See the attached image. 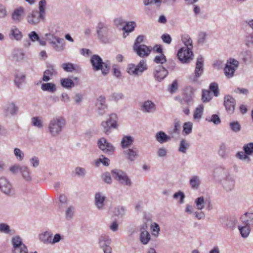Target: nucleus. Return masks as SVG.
<instances>
[{"instance_id": "nucleus-14", "label": "nucleus", "mask_w": 253, "mask_h": 253, "mask_svg": "<svg viewBox=\"0 0 253 253\" xmlns=\"http://www.w3.org/2000/svg\"><path fill=\"white\" fill-rule=\"evenodd\" d=\"M95 106L97 113L101 116L103 115L107 110L108 106L106 103V98L100 95L96 99Z\"/></svg>"}, {"instance_id": "nucleus-46", "label": "nucleus", "mask_w": 253, "mask_h": 253, "mask_svg": "<svg viewBox=\"0 0 253 253\" xmlns=\"http://www.w3.org/2000/svg\"><path fill=\"white\" fill-rule=\"evenodd\" d=\"M237 220L235 219L225 218V220L221 222L222 225L228 228L233 229L236 223Z\"/></svg>"}, {"instance_id": "nucleus-22", "label": "nucleus", "mask_w": 253, "mask_h": 253, "mask_svg": "<svg viewBox=\"0 0 253 253\" xmlns=\"http://www.w3.org/2000/svg\"><path fill=\"white\" fill-rule=\"evenodd\" d=\"M221 184L223 189L227 192L232 191L235 187V181L229 175L226 176V178L221 180Z\"/></svg>"}, {"instance_id": "nucleus-52", "label": "nucleus", "mask_w": 253, "mask_h": 253, "mask_svg": "<svg viewBox=\"0 0 253 253\" xmlns=\"http://www.w3.org/2000/svg\"><path fill=\"white\" fill-rule=\"evenodd\" d=\"M136 66L139 74H142L147 69L146 61L144 60H141Z\"/></svg>"}, {"instance_id": "nucleus-33", "label": "nucleus", "mask_w": 253, "mask_h": 253, "mask_svg": "<svg viewBox=\"0 0 253 253\" xmlns=\"http://www.w3.org/2000/svg\"><path fill=\"white\" fill-rule=\"evenodd\" d=\"M200 177L198 175H193L191 177L189 180V184L191 188L194 190H197L199 189L201 185Z\"/></svg>"}, {"instance_id": "nucleus-21", "label": "nucleus", "mask_w": 253, "mask_h": 253, "mask_svg": "<svg viewBox=\"0 0 253 253\" xmlns=\"http://www.w3.org/2000/svg\"><path fill=\"white\" fill-rule=\"evenodd\" d=\"M156 110V105L150 100L144 101L141 106V110L145 113H154Z\"/></svg>"}, {"instance_id": "nucleus-49", "label": "nucleus", "mask_w": 253, "mask_h": 253, "mask_svg": "<svg viewBox=\"0 0 253 253\" xmlns=\"http://www.w3.org/2000/svg\"><path fill=\"white\" fill-rule=\"evenodd\" d=\"M12 231L10 226L7 224L5 223H0V233L12 235L13 234Z\"/></svg>"}, {"instance_id": "nucleus-19", "label": "nucleus", "mask_w": 253, "mask_h": 253, "mask_svg": "<svg viewBox=\"0 0 253 253\" xmlns=\"http://www.w3.org/2000/svg\"><path fill=\"white\" fill-rule=\"evenodd\" d=\"M236 104L235 100L230 95H225L224 98V105L228 114H233Z\"/></svg>"}, {"instance_id": "nucleus-50", "label": "nucleus", "mask_w": 253, "mask_h": 253, "mask_svg": "<svg viewBox=\"0 0 253 253\" xmlns=\"http://www.w3.org/2000/svg\"><path fill=\"white\" fill-rule=\"evenodd\" d=\"M196 208L199 210L203 209L205 207V202L203 197H200L197 198L195 201Z\"/></svg>"}, {"instance_id": "nucleus-40", "label": "nucleus", "mask_w": 253, "mask_h": 253, "mask_svg": "<svg viewBox=\"0 0 253 253\" xmlns=\"http://www.w3.org/2000/svg\"><path fill=\"white\" fill-rule=\"evenodd\" d=\"M189 147V142L185 139H182L180 141L178 151L179 152L185 154Z\"/></svg>"}, {"instance_id": "nucleus-34", "label": "nucleus", "mask_w": 253, "mask_h": 253, "mask_svg": "<svg viewBox=\"0 0 253 253\" xmlns=\"http://www.w3.org/2000/svg\"><path fill=\"white\" fill-rule=\"evenodd\" d=\"M242 222L245 223L250 227H253V213H246L241 217Z\"/></svg>"}, {"instance_id": "nucleus-17", "label": "nucleus", "mask_w": 253, "mask_h": 253, "mask_svg": "<svg viewBox=\"0 0 253 253\" xmlns=\"http://www.w3.org/2000/svg\"><path fill=\"white\" fill-rule=\"evenodd\" d=\"M133 49L137 54L141 57L148 56L152 50L150 46L144 44H134Z\"/></svg>"}, {"instance_id": "nucleus-36", "label": "nucleus", "mask_w": 253, "mask_h": 253, "mask_svg": "<svg viewBox=\"0 0 253 253\" xmlns=\"http://www.w3.org/2000/svg\"><path fill=\"white\" fill-rule=\"evenodd\" d=\"M181 40L185 45L184 47H187L190 49H193V41L189 35L187 34L183 35L181 37Z\"/></svg>"}, {"instance_id": "nucleus-15", "label": "nucleus", "mask_w": 253, "mask_h": 253, "mask_svg": "<svg viewBox=\"0 0 253 253\" xmlns=\"http://www.w3.org/2000/svg\"><path fill=\"white\" fill-rule=\"evenodd\" d=\"M18 111V107L14 102H9L3 107V112L6 117L14 116Z\"/></svg>"}, {"instance_id": "nucleus-41", "label": "nucleus", "mask_w": 253, "mask_h": 253, "mask_svg": "<svg viewBox=\"0 0 253 253\" xmlns=\"http://www.w3.org/2000/svg\"><path fill=\"white\" fill-rule=\"evenodd\" d=\"M32 125L38 128H42L43 126L42 119L40 117H34L31 119Z\"/></svg>"}, {"instance_id": "nucleus-53", "label": "nucleus", "mask_w": 253, "mask_h": 253, "mask_svg": "<svg viewBox=\"0 0 253 253\" xmlns=\"http://www.w3.org/2000/svg\"><path fill=\"white\" fill-rule=\"evenodd\" d=\"M212 99V95L210 90H203L202 94V99L203 102H208Z\"/></svg>"}, {"instance_id": "nucleus-4", "label": "nucleus", "mask_w": 253, "mask_h": 253, "mask_svg": "<svg viewBox=\"0 0 253 253\" xmlns=\"http://www.w3.org/2000/svg\"><path fill=\"white\" fill-rule=\"evenodd\" d=\"M204 72V59L201 56L197 58L196 67L193 74L189 76L188 79L189 82L195 85L201 84L199 80L200 77Z\"/></svg>"}, {"instance_id": "nucleus-54", "label": "nucleus", "mask_w": 253, "mask_h": 253, "mask_svg": "<svg viewBox=\"0 0 253 253\" xmlns=\"http://www.w3.org/2000/svg\"><path fill=\"white\" fill-rule=\"evenodd\" d=\"M206 121L209 122H212L216 125H218L221 123L219 117L216 114H213L211 117H207Z\"/></svg>"}, {"instance_id": "nucleus-30", "label": "nucleus", "mask_w": 253, "mask_h": 253, "mask_svg": "<svg viewBox=\"0 0 253 253\" xmlns=\"http://www.w3.org/2000/svg\"><path fill=\"white\" fill-rule=\"evenodd\" d=\"M98 244L99 247L103 249L105 248L110 246L111 244V239L106 235H101L98 239Z\"/></svg>"}, {"instance_id": "nucleus-35", "label": "nucleus", "mask_w": 253, "mask_h": 253, "mask_svg": "<svg viewBox=\"0 0 253 253\" xmlns=\"http://www.w3.org/2000/svg\"><path fill=\"white\" fill-rule=\"evenodd\" d=\"M242 224L243 225L238 226V229L241 236L243 238H247L249 236L251 231L250 227L245 223L242 222Z\"/></svg>"}, {"instance_id": "nucleus-32", "label": "nucleus", "mask_w": 253, "mask_h": 253, "mask_svg": "<svg viewBox=\"0 0 253 253\" xmlns=\"http://www.w3.org/2000/svg\"><path fill=\"white\" fill-rule=\"evenodd\" d=\"M41 89L50 93H54L57 90L55 84L52 83H43L41 85Z\"/></svg>"}, {"instance_id": "nucleus-29", "label": "nucleus", "mask_w": 253, "mask_h": 253, "mask_svg": "<svg viewBox=\"0 0 253 253\" xmlns=\"http://www.w3.org/2000/svg\"><path fill=\"white\" fill-rule=\"evenodd\" d=\"M156 140L160 144L165 143L171 140V137L163 131H159L156 133Z\"/></svg>"}, {"instance_id": "nucleus-1", "label": "nucleus", "mask_w": 253, "mask_h": 253, "mask_svg": "<svg viewBox=\"0 0 253 253\" xmlns=\"http://www.w3.org/2000/svg\"><path fill=\"white\" fill-rule=\"evenodd\" d=\"M65 119L61 116H56L49 122L47 131L52 137H56L61 134L66 126Z\"/></svg>"}, {"instance_id": "nucleus-3", "label": "nucleus", "mask_w": 253, "mask_h": 253, "mask_svg": "<svg viewBox=\"0 0 253 253\" xmlns=\"http://www.w3.org/2000/svg\"><path fill=\"white\" fill-rule=\"evenodd\" d=\"M50 32L45 34L46 40L48 41L52 47L57 52H61L65 49V42L63 39L55 35V32L49 29Z\"/></svg>"}, {"instance_id": "nucleus-31", "label": "nucleus", "mask_w": 253, "mask_h": 253, "mask_svg": "<svg viewBox=\"0 0 253 253\" xmlns=\"http://www.w3.org/2000/svg\"><path fill=\"white\" fill-rule=\"evenodd\" d=\"M134 142V138L129 135H125L121 141V146L123 149L130 147Z\"/></svg>"}, {"instance_id": "nucleus-58", "label": "nucleus", "mask_w": 253, "mask_h": 253, "mask_svg": "<svg viewBox=\"0 0 253 253\" xmlns=\"http://www.w3.org/2000/svg\"><path fill=\"white\" fill-rule=\"evenodd\" d=\"M243 149L248 156L252 155L253 153V143L251 142L244 145Z\"/></svg>"}, {"instance_id": "nucleus-16", "label": "nucleus", "mask_w": 253, "mask_h": 253, "mask_svg": "<svg viewBox=\"0 0 253 253\" xmlns=\"http://www.w3.org/2000/svg\"><path fill=\"white\" fill-rule=\"evenodd\" d=\"M61 85L66 89H71L80 84L78 77H73V79L69 78H62L60 80Z\"/></svg>"}, {"instance_id": "nucleus-20", "label": "nucleus", "mask_w": 253, "mask_h": 253, "mask_svg": "<svg viewBox=\"0 0 253 253\" xmlns=\"http://www.w3.org/2000/svg\"><path fill=\"white\" fill-rule=\"evenodd\" d=\"M25 8L22 6L18 7L14 9L11 14V18L15 23L21 22L24 17Z\"/></svg>"}, {"instance_id": "nucleus-11", "label": "nucleus", "mask_w": 253, "mask_h": 253, "mask_svg": "<svg viewBox=\"0 0 253 253\" xmlns=\"http://www.w3.org/2000/svg\"><path fill=\"white\" fill-rule=\"evenodd\" d=\"M0 191L3 194L11 196L14 195V189L9 181L5 177H0Z\"/></svg>"}, {"instance_id": "nucleus-62", "label": "nucleus", "mask_w": 253, "mask_h": 253, "mask_svg": "<svg viewBox=\"0 0 253 253\" xmlns=\"http://www.w3.org/2000/svg\"><path fill=\"white\" fill-rule=\"evenodd\" d=\"M241 56L245 62L250 61L252 59V53L250 50H246L241 53Z\"/></svg>"}, {"instance_id": "nucleus-18", "label": "nucleus", "mask_w": 253, "mask_h": 253, "mask_svg": "<svg viewBox=\"0 0 253 253\" xmlns=\"http://www.w3.org/2000/svg\"><path fill=\"white\" fill-rule=\"evenodd\" d=\"M147 228L146 224H143L140 228L139 240L143 245L147 244L151 239L150 234L147 230Z\"/></svg>"}, {"instance_id": "nucleus-13", "label": "nucleus", "mask_w": 253, "mask_h": 253, "mask_svg": "<svg viewBox=\"0 0 253 253\" xmlns=\"http://www.w3.org/2000/svg\"><path fill=\"white\" fill-rule=\"evenodd\" d=\"M97 146L101 151L106 153L112 154L115 150V147L104 137H102L98 140Z\"/></svg>"}, {"instance_id": "nucleus-9", "label": "nucleus", "mask_w": 253, "mask_h": 253, "mask_svg": "<svg viewBox=\"0 0 253 253\" xmlns=\"http://www.w3.org/2000/svg\"><path fill=\"white\" fill-rule=\"evenodd\" d=\"M239 66V62L233 58L229 59L224 69L225 76L230 79L234 75V73Z\"/></svg>"}, {"instance_id": "nucleus-26", "label": "nucleus", "mask_w": 253, "mask_h": 253, "mask_svg": "<svg viewBox=\"0 0 253 253\" xmlns=\"http://www.w3.org/2000/svg\"><path fill=\"white\" fill-rule=\"evenodd\" d=\"M124 154L126 159L131 162L134 161L139 157L138 151L136 148H128L124 151Z\"/></svg>"}, {"instance_id": "nucleus-6", "label": "nucleus", "mask_w": 253, "mask_h": 253, "mask_svg": "<svg viewBox=\"0 0 253 253\" xmlns=\"http://www.w3.org/2000/svg\"><path fill=\"white\" fill-rule=\"evenodd\" d=\"M98 39L104 43L109 42L110 27L107 24L99 22L96 28Z\"/></svg>"}, {"instance_id": "nucleus-7", "label": "nucleus", "mask_w": 253, "mask_h": 253, "mask_svg": "<svg viewBox=\"0 0 253 253\" xmlns=\"http://www.w3.org/2000/svg\"><path fill=\"white\" fill-rule=\"evenodd\" d=\"M177 57L182 63H188L193 59L194 54L192 49L182 47L177 52Z\"/></svg>"}, {"instance_id": "nucleus-59", "label": "nucleus", "mask_w": 253, "mask_h": 253, "mask_svg": "<svg viewBox=\"0 0 253 253\" xmlns=\"http://www.w3.org/2000/svg\"><path fill=\"white\" fill-rule=\"evenodd\" d=\"M229 126L230 129L235 132L240 131L241 128L240 124L237 121H234L230 123Z\"/></svg>"}, {"instance_id": "nucleus-28", "label": "nucleus", "mask_w": 253, "mask_h": 253, "mask_svg": "<svg viewBox=\"0 0 253 253\" xmlns=\"http://www.w3.org/2000/svg\"><path fill=\"white\" fill-rule=\"evenodd\" d=\"M20 173L22 178L27 182L32 181V177L30 172V169L26 166H22Z\"/></svg>"}, {"instance_id": "nucleus-45", "label": "nucleus", "mask_w": 253, "mask_h": 253, "mask_svg": "<svg viewBox=\"0 0 253 253\" xmlns=\"http://www.w3.org/2000/svg\"><path fill=\"white\" fill-rule=\"evenodd\" d=\"M193 123L191 122H187L183 125V134L187 135L190 134L192 131Z\"/></svg>"}, {"instance_id": "nucleus-42", "label": "nucleus", "mask_w": 253, "mask_h": 253, "mask_svg": "<svg viewBox=\"0 0 253 253\" xmlns=\"http://www.w3.org/2000/svg\"><path fill=\"white\" fill-rule=\"evenodd\" d=\"M25 53L21 49L15 50L13 53V59L17 62H20L24 60Z\"/></svg>"}, {"instance_id": "nucleus-57", "label": "nucleus", "mask_w": 253, "mask_h": 253, "mask_svg": "<svg viewBox=\"0 0 253 253\" xmlns=\"http://www.w3.org/2000/svg\"><path fill=\"white\" fill-rule=\"evenodd\" d=\"M150 229L153 236L155 237L158 236L160 231V228L158 224L156 222L152 223L150 226Z\"/></svg>"}, {"instance_id": "nucleus-37", "label": "nucleus", "mask_w": 253, "mask_h": 253, "mask_svg": "<svg viewBox=\"0 0 253 253\" xmlns=\"http://www.w3.org/2000/svg\"><path fill=\"white\" fill-rule=\"evenodd\" d=\"M51 236L50 232L45 231L39 235V239L44 244H50Z\"/></svg>"}, {"instance_id": "nucleus-10", "label": "nucleus", "mask_w": 253, "mask_h": 253, "mask_svg": "<svg viewBox=\"0 0 253 253\" xmlns=\"http://www.w3.org/2000/svg\"><path fill=\"white\" fill-rule=\"evenodd\" d=\"M26 20L29 25L36 26L43 21L45 18L38 12L37 10H33L27 14Z\"/></svg>"}, {"instance_id": "nucleus-60", "label": "nucleus", "mask_w": 253, "mask_h": 253, "mask_svg": "<svg viewBox=\"0 0 253 253\" xmlns=\"http://www.w3.org/2000/svg\"><path fill=\"white\" fill-rule=\"evenodd\" d=\"M13 152L17 160L19 161H22L24 159V154L19 148H14Z\"/></svg>"}, {"instance_id": "nucleus-44", "label": "nucleus", "mask_w": 253, "mask_h": 253, "mask_svg": "<svg viewBox=\"0 0 253 253\" xmlns=\"http://www.w3.org/2000/svg\"><path fill=\"white\" fill-rule=\"evenodd\" d=\"M10 39H14L16 40H20L22 37L21 32L17 28H13L11 29L9 34Z\"/></svg>"}, {"instance_id": "nucleus-55", "label": "nucleus", "mask_w": 253, "mask_h": 253, "mask_svg": "<svg viewBox=\"0 0 253 253\" xmlns=\"http://www.w3.org/2000/svg\"><path fill=\"white\" fill-rule=\"evenodd\" d=\"M128 73L130 75L137 76L139 75L136 66L133 64H129L127 68Z\"/></svg>"}, {"instance_id": "nucleus-43", "label": "nucleus", "mask_w": 253, "mask_h": 253, "mask_svg": "<svg viewBox=\"0 0 253 253\" xmlns=\"http://www.w3.org/2000/svg\"><path fill=\"white\" fill-rule=\"evenodd\" d=\"M113 214L115 216L123 217L126 213V209L122 206H118L113 210Z\"/></svg>"}, {"instance_id": "nucleus-27", "label": "nucleus", "mask_w": 253, "mask_h": 253, "mask_svg": "<svg viewBox=\"0 0 253 253\" xmlns=\"http://www.w3.org/2000/svg\"><path fill=\"white\" fill-rule=\"evenodd\" d=\"M57 72L53 65H49L48 68L45 70L43 74L42 80L47 82L50 80V77L56 75Z\"/></svg>"}, {"instance_id": "nucleus-12", "label": "nucleus", "mask_w": 253, "mask_h": 253, "mask_svg": "<svg viewBox=\"0 0 253 253\" xmlns=\"http://www.w3.org/2000/svg\"><path fill=\"white\" fill-rule=\"evenodd\" d=\"M106 202V197L102 192H97L94 194V204L96 209L99 211L105 209Z\"/></svg>"}, {"instance_id": "nucleus-8", "label": "nucleus", "mask_w": 253, "mask_h": 253, "mask_svg": "<svg viewBox=\"0 0 253 253\" xmlns=\"http://www.w3.org/2000/svg\"><path fill=\"white\" fill-rule=\"evenodd\" d=\"M117 115L116 114H112L110 116V118L106 121H103L101 123V126L102 128L103 132L109 134L111 132V129L117 128L118 127Z\"/></svg>"}, {"instance_id": "nucleus-47", "label": "nucleus", "mask_w": 253, "mask_h": 253, "mask_svg": "<svg viewBox=\"0 0 253 253\" xmlns=\"http://www.w3.org/2000/svg\"><path fill=\"white\" fill-rule=\"evenodd\" d=\"M47 8L46 1H40L39 3V12L44 18L46 15V9Z\"/></svg>"}, {"instance_id": "nucleus-56", "label": "nucleus", "mask_w": 253, "mask_h": 253, "mask_svg": "<svg viewBox=\"0 0 253 253\" xmlns=\"http://www.w3.org/2000/svg\"><path fill=\"white\" fill-rule=\"evenodd\" d=\"M100 163L105 166H108L110 164V160L108 158L104 157L103 155H101L95 162L96 166H98Z\"/></svg>"}, {"instance_id": "nucleus-63", "label": "nucleus", "mask_w": 253, "mask_h": 253, "mask_svg": "<svg viewBox=\"0 0 253 253\" xmlns=\"http://www.w3.org/2000/svg\"><path fill=\"white\" fill-rule=\"evenodd\" d=\"M209 89L211 91H212L215 96H217L219 94L218 84L215 82L210 84Z\"/></svg>"}, {"instance_id": "nucleus-51", "label": "nucleus", "mask_w": 253, "mask_h": 253, "mask_svg": "<svg viewBox=\"0 0 253 253\" xmlns=\"http://www.w3.org/2000/svg\"><path fill=\"white\" fill-rule=\"evenodd\" d=\"M136 24L134 22L126 23L123 27V30L126 33H129L133 31Z\"/></svg>"}, {"instance_id": "nucleus-48", "label": "nucleus", "mask_w": 253, "mask_h": 253, "mask_svg": "<svg viewBox=\"0 0 253 253\" xmlns=\"http://www.w3.org/2000/svg\"><path fill=\"white\" fill-rule=\"evenodd\" d=\"M73 173L75 176L84 177L86 174V170L84 168L77 167L75 169Z\"/></svg>"}, {"instance_id": "nucleus-38", "label": "nucleus", "mask_w": 253, "mask_h": 253, "mask_svg": "<svg viewBox=\"0 0 253 253\" xmlns=\"http://www.w3.org/2000/svg\"><path fill=\"white\" fill-rule=\"evenodd\" d=\"M217 153L219 156L222 158H226L227 157V146L225 143H221L220 144Z\"/></svg>"}, {"instance_id": "nucleus-39", "label": "nucleus", "mask_w": 253, "mask_h": 253, "mask_svg": "<svg viewBox=\"0 0 253 253\" xmlns=\"http://www.w3.org/2000/svg\"><path fill=\"white\" fill-rule=\"evenodd\" d=\"M204 112V105L203 104L199 105L196 108L194 111L193 118L194 120L199 121L201 118Z\"/></svg>"}, {"instance_id": "nucleus-61", "label": "nucleus", "mask_w": 253, "mask_h": 253, "mask_svg": "<svg viewBox=\"0 0 253 253\" xmlns=\"http://www.w3.org/2000/svg\"><path fill=\"white\" fill-rule=\"evenodd\" d=\"M75 208L73 206L69 207L66 211L65 216L66 218L68 220L71 219L74 214Z\"/></svg>"}, {"instance_id": "nucleus-2", "label": "nucleus", "mask_w": 253, "mask_h": 253, "mask_svg": "<svg viewBox=\"0 0 253 253\" xmlns=\"http://www.w3.org/2000/svg\"><path fill=\"white\" fill-rule=\"evenodd\" d=\"M90 62L93 71L101 70L104 75L109 73L111 66L109 61L103 62L100 56L97 54H94L90 58Z\"/></svg>"}, {"instance_id": "nucleus-5", "label": "nucleus", "mask_w": 253, "mask_h": 253, "mask_svg": "<svg viewBox=\"0 0 253 253\" xmlns=\"http://www.w3.org/2000/svg\"><path fill=\"white\" fill-rule=\"evenodd\" d=\"M113 177L120 184L130 187L132 185V181L127 174L122 170L115 169L111 171Z\"/></svg>"}, {"instance_id": "nucleus-23", "label": "nucleus", "mask_w": 253, "mask_h": 253, "mask_svg": "<svg viewBox=\"0 0 253 253\" xmlns=\"http://www.w3.org/2000/svg\"><path fill=\"white\" fill-rule=\"evenodd\" d=\"M186 90L189 92H185L183 97V100L188 105H192L194 103V92L195 89L192 87H187Z\"/></svg>"}, {"instance_id": "nucleus-64", "label": "nucleus", "mask_w": 253, "mask_h": 253, "mask_svg": "<svg viewBox=\"0 0 253 253\" xmlns=\"http://www.w3.org/2000/svg\"><path fill=\"white\" fill-rule=\"evenodd\" d=\"M62 67L63 70L67 72H72L75 70L74 65L70 63H65L62 65Z\"/></svg>"}, {"instance_id": "nucleus-24", "label": "nucleus", "mask_w": 253, "mask_h": 253, "mask_svg": "<svg viewBox=\"0 0 253 253\" xmlns=\"http://www.w3.org/2000/svg\"><path fill=\"white\" fill-rule=\"evenodd\" d=\"M168 74V71L162 66H158L154 72L155 78L159 82L162 81Z\"/></svg>"}, {"instance_id": "nucleus-25", "label": "nucleus", "mask_w": 253, "mask_h": 253, "mask_svg": "<svg viewBox=\"0 0 253 253\" xmlns=\"http://www.w3.org/2000/svg\"><path fill=\"white\" fill-rule=\"evenodd\" d=\"M26 80V74L20 71H16L14 74V84L15 86L20 88L21 87L23 83H24Z\"/></svg>"}]
</instances>
